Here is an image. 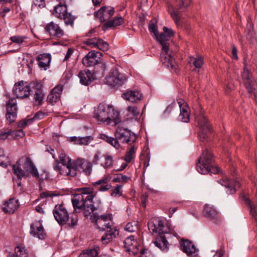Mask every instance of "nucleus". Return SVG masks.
Returning <instances> with one entry per match:
<instances>
[{
  "instance_id": "8fccbe9b",
  "label": "nucleus",
  "mask_w": 257,
  "mask_h": 257,
  "mask_svg": "<svg viewBox=\"0 0 257 257\" xmlns=\"http://www.w3.org/2000/svg\"><path fill=\"white\" fill-rule=\"evenodd\" d=\"M101 157H104L105 158L104 164L103 165L104 168H107L112 165L113 160L112 156L110 155H102Z\"/></svg>"
},
{
  "instance_id": "20e7f679",
  "label": "nucleus",
  "mask_w": 257,
  "mask_h": 257,
  "mask_svg": "<svg viewBox=\"0 0 257 257\" xmlns=\"http://www.w3.org/2000/svg\"><path fill=\"white\" fill-rule=\"evenodd\" d=\"M94 117L99 121L108 123L113 121L118 124L121 121L119 112L113 106L103 103H100L95 110Z\"/></svg>"
},
{
  "instance_id": "423d86ee",
  "label": "nucleus",
  "mask_w": 257,
  "mask_h": 257,
  "mask_svg": "<svg viewBox=\"0 0 257 257\" xmlns=\"http://www.w3.org/2000/svg\"><path fill=\"white\" fill-rule=\"evenodd\" d=\"M190 4L191 0H175L173 5L169 4L168 6V12L176 25L180 24L182 12L185 11Z\"/></svg>"
},
{
  "instance_id": "09e8293b",
  "label": "nucleus",
  "mask_w": 257,
  "mask_h": 257,
  "mask_svg": "<svg viewBox=\"0 0 257 257\" xmlns=\"http://www.w3.org/2000/svg\"><path fill=\"white\" fill-rule=\"evenodd\" d=\"M135 147L134 146H132L125 154L124 157L125 161L126 163L131 162L132 159H133V155L135 154Z\"/></svg>"
},
{
  "instance_id": "6e6d98bb",
  "label": "nucleus",
  "mask_w": 257,
  "mask_h": 257,
  "mask_svg": "<svg viewBox=\"0 0 257 257\" xmlns=\"http://www.w3.org/2000/svg\"><path fill=\"white\" fill-rule=\"evenodd\" d=\"M79 145H87L91 141L93 140V138L91 136H86L84 137H80Z\"/></svg>"
},
{
  "instance_id": "cd10ccee",
  "label": "nucleus",
  "mask_w": 257,
  "mask_h": 257,
  "mask_svg": "<svg viewBox=\"0 0 257 257\" xmlns=\"http://www.w3.org/2000/svg\"><path fill=\"white\" fill-rule=\"evenodd\" d=\"M63 86L62 85H58L53 88L47 97V101L54 105L60 99L61 95Z\"/></svg>"
},
{
  "instance_id": "2eb2a0df",
  "label": "nucleus",
  "mask_w": 257,
  "mask_h": 257,
  "mask_svg": "<svg viewBox=\"0 0 257 257\" xmlns=\"http://www.w3.org/2000/svg\"><path fill=\"white\" fill-rule=\"evenodd\" d=\"M53 214L55 220L60 225L66 224L69 220V213L63 204H56L53 210Z\"/></svg>"
},
{
  "instance_id": "a18cd8bd",
  "label": "nucleus",
  "mask_w": 257,
  "mask_h": 257,
  "mask_svg": "<svg viewBox=\"0 0 257 257\" xmlns=\"http://www.w3.org/2000/svg\"><path fill=\"white\" fill-rule=\"evenodd\" d=\"M10 136L12 137L14 139H19L23 138L25 135V133L23 130H9Z\"/></svg>"
},
{
  "instance_id": "49530a36",
  "label": "nucleus",
  "mask_w": 257,
  "mask_h": 257,
  "mask_svg": "<svg viewBox=\"0 0 257 257\" xmlns=\"http://www.w3.org/2000/svg\"><path fill=\"white\" fill-rule=\"evenodd\" d=\"M130 177L122 175V174H117L116 176L114 177L112 180L113 182H126L129 179Z\"/></svg>"
},
{
  "instance_id": "f3484780",
  "label": "nucleus",
  "mask_w": 257,
  "mask_h": 257,
  "mask_svg": "<svg viewBox=\"0 0 257 257\" xmlns=\"http://www.w3.org/2000/svg\"><path fill=\"white\" fill-rule=\"evenodd\" d=\"M59 160L58 159L55 160L53 163V169L55 171L57 172L59 175H62L59 170L55 169L56 163H58L61 170L67 172H69L71 169L72 161H71V159L69 157H67L65 153H61L59 156Z\"/></svg>"
},
{
  "instance_id": "e433bc0d",
  "label": "nucleus",
  "mask_w": 257,
  "mask_h": 257,
  "mask_svg": "<svg viewBox=\"0 0 257 257\" xmlns=\"http://www.w3.org/2000/svg\"><path fill=\"white\" fill-rule=\"evenodd\" d=\"M97 138L99 139L102 140L117 149H119L120 147L119 142L116 138H114L113 137H109L104 134H98Z\"/></svg>"
},
{
  "instance_id": "3c124183",
  "label": "nucleus",
  "mask_w": 257,
  "mask_h": 257,
  "mask_svg": "<svg viewBox=\"0 0 257 257\" xmlns=\"http://www.w3.org/2000/svg\"><path fill=\"white\" fill-rule=\"evenodd\" d=\"M45 115L46 113L45 112H43L41 111H38L34 114L33 117L30 118V120L33 123L36 120H40L44 118Z\"/></svg>"
},
{
  "instance_id": "4d7b16f0",
  "label": "nucleus",
  "mask_w": 257,
  "mask_h": 257,
  "mask_svg": "<svg viewBox=\"0 0 257 257\" xmlns=\"http://www.w3.org/2000/svg\"><path fill=\"white\" fill-rule=\"evenodd\" d=\"M207 172L206 174L210 173L212 174H218L220 172V168L217 166H215L213 164H211L210 166L207 168Z\"/></svg>"
},
{
  "instance_id": "aec40b11",
  "label": "nucleus",
  "mask_w": 257,
  "mask_h": 257,
  "mask_svg": "<svg viewBox=\"0 0 257 257\" xmlns=\"http://www.w3.org/2000/svg\"><path fill=\"white\" fill-rule=\"evenodd\" d=\"M217 182L223 186L226 189V193L228 194L235 193L237 189L240 187V182L234 179H223L217 180Z\"/></svg>"
},
{
  "instance_id": "c85d7f7f",
  "label": "nucleus",
  "mask_w": 257,
  "mask_h": 257,
  "mask_svg": "<svg viewBox=\"0 0 257 257\" xmlns=\"http://www.w3.org/2000/svg\"><path fill=\"white\" fill-rule=\"evenodd\" d=\"M95 72L91 73V72L87 69L80 71L78 74V77L80 79V83L85 86L89 85L95 78L93 75Z\"/></svg>"
},
{
  "instance_id": "4c0bfd02",
  "label": "nucleus",
  "mask_w": 257,
  "mask_h": 257,
  "mask_svg": "<svg viewBox=\"0 0 257 257\" xmlns=\"http://www.w3.org/2000/svg\"><path fill=\"white\" fill-rule=\"evenodd\" d=\"M14 254L17 257H29L30 255L28 249L22 244H18L15 247Z\"/></svg>"
},
{
  "instance_id": "c756f323",
  "label": "nucleus",
  "mask_w": 257,
  "mask_h": 257,
  "mask_svg": "<svg viewBox=\"0 0 257 257\" xmlns=\"http://www.w3.org/2000/svg\"><path fill=\"white\" fill-rule=\"evenodd\" d=\"M3 210L5 213H13L19 207V200L15 198L9 199L3 204Z\"/></svg>"
},
{
  "instance_id": "393cba45",
  "label": "nucleus",
  "mask_w": 257,
  "mask_h": 257,
  "mask_svg": "<svg viewBox=\"0 0 257 257\" xmlns=\"http://www.w3.org/2000/svg\"><path fill=\"white\" fill-rule=\"evenodd\" d=\"M242 80L244 85L247 89V92L251 95L254 91L253 82L252 80V75L249 70L246 68V65L243 68L242 74Z\"/></svg>"
},
{
  "instance_id": "4468645a",
  "label": "nucleus",
  "mask_w": 257,
  "mask_h": 257,
  "mask_svg": "<svg viewBox=\"0 0 257 257\" xmlns=\"http://www.w3.org/2000/svg\"><path fill=\"white\" fill-rule=\"evenodd\" d=\"M114 135L116 139L121 143L129 145L134 143L137 139L134 133L122 127H118Z\"/></svg>"
},
{
  "instance_id": "bb28decb",
  "label": "nucleus",
  "mask_w": 257,
  "mask_h": 257,
  "mask_svg": "<svg viewBox=\"0 0 257 257\" xmlns=\"http://www.w3.org/2000/svg\"><path fill=\"white\" fill-rule=\"evenodd\" d=\"M180 245L181 250L188 256H193L196 255L197 249L191 241L182 239L180 242Z\"/></svg>"
},
{
  "instance_id": "052dcab7",
  "label": "nucleus",
  "mask_w": 257,
  "mask_h": 257,
  "mask_svg": "<svg viewBox=\"0 0 257 257\" xmlns=\"http://www.w3.org/2000/svg\"><path fill=\"white\" fill-rule=\"evenodd\" d=\"M137 227L135 222H128L125 227V230L130 232L135 231Z\"/></svg>"
},
{
  "instance_id": "338daca9",
  "label": "nucleus",
  "mask_w": 257,
  "mask_h": 257,
  "mask_svg": "<svg viewBox=\"0 0 257 257\" xmlns=\"http://www.w3.org/2000/svg\"><path fill=\"white\" fill-rule=\"evenodd\" d=\"M163 30L164 31V33H165L166 35L170 38L174 35V32L171 29H169L165 26L163 27Z\"/></svg>"
},
{
  "instance_id": "ddd939ff",
  "label": "nucleus",
  "mask_w": 257,
  "mask_h": 257,
  "mask_svg": "<svg viewBox=\"0 0 257 257\" xmlns=\"http://www.w3.org/2000/svg\"><path fill=\"white\" fill-rule=\"evenodd\" d=\"M31 89V82L29 84L27 82L21 81L15 84L13 92L17 98L23 99L30 96Z\"/></svg>"
},
{
  "instance_id": "f8f14e48",
  "label": "nucleus",
  "mask_w": 257,
  "mask_h": 257,
  "mask_svg": "<svg viewBox=\"0 0 257 257\" xmlns=\"http://www.w3.org/2000/svg\"><path fill=\"white\" fill-rule=\"evenodd\" d=\"M126 81L125 76L116 69H111L105 78V83L112 86H120Z\"/></svg>"
},
{
  "instance_id": "37998d69",
  "label": "nucleus",
  "mask_w": 257,
  "mask_h": 257,
  "mask_svg": "<svg viewBox=\"0 0 257 257\" xmlns=\"http://www.w3.org/2000/svg\"><path fill=\"white\" fill-rule=\"evenodd\" d=\"M240 197L244 201L246 206L249 208L250 210V213L252 215L254 219L257 221V213L254 209V206L252 204L250 200L246 197L245 195L242 194L240 195Z\"/></svg>"
},
{
  "instance_id": "a211bd4d",
  "label": "nucleus",
  "mask_w": 257,
  "mask_h": 257,
  "mask_svg": "<svg viewBox=\"0 0 257 257\" xmlns=\"http://www.w3.org/2000/svg\"><path fill=\"white\" fill-rule=\"evenodd\" d=\"M102 54L94 50L89 51L82 59V62L85 67L94 66L99 62Z\"/></svg>"
},
{
  "instance_id": "7ed1b4c3",
  "label": "nucleus",
  "mask_w": 257,
  "mask_h": 257,
  "mask_svg": "<svg viewBox=\"0 0 257 257\" xmlns=\"http://www.w3.org/2000/svg\"><path fill=\"white\" fill-rule=\"evenodd\" d=\"M13 173L17 176L18 186L21 185L23 178H27L31 174L33 177L39 179L38 170L33 162L31 158L28 156L20 158L12 166Z\"/></svg>"
},
{
  "instance_id": "f03ea898",
  "label": "nucleus",
  "mask_w": 257,
  "mask_h": 257,
  "mask_svg": "<svg viewBox=\"0 0 257 257\" xmlns=\"http://www.w3.org/2000/svg\"><path fill=\"white\" fill-rule=\"evenodd\" d=\"M79 192L75 194L71 199L74 210L76 212H85L86 215L89 214V210H101L102 203L100 199L95 198L97 192L92 187L79 188L77 189Z\"/></svg>"
},
{
  "instance_id": "e2e57ef3",
  "label": "nucleus",
  "mask_w": 257,
  "mask_h": 257,
  "mask_svg": "<svg viewBox=\"0 0 257 257\" xmlns=\"http://www.w3.org/2000/svg\"><path fill=\"white\" fill-rule=\"evenodd\" d=\"M10 11L11 9L10 8L7 7H2L0 9V16L3 18H4L6 17L7 14L10 12Z\"/></svg>"
},
{
  "instance_id": "b1692460",
  "label": "nucleus",
  "mask_w": 257,
  "mask_h": 257,
  "mask_svg": "<svg viewBox=\"0 0 257 257\" xmlns=\"http://www.w3.org/2000/svg\"><path fill=\"white\" fill-rule=\"evenodd\" d=\"M45 30L50 36L56 38H60L64 35V31L53 22L48 23L45 27Z\"/></svg>"
},
{
  "instance_id": "473e14b6",
  "label": "nucleus",
  "mask_w": 257,
  "mask_h": 257,
  "mask_svg": "<svg viewBox=\"0 0 257 257\" xmlns=\"http://www.w3.org/2000/svg\"><path fill=\"white\" fill-rule=\"evenodd\" d=\"M122 96L124 99L132 102H137L143 98L142 94L137 90H127L122 93Z\"/></svg>"
},
{
  "instance_id": "7c9ffc66",
  "label": "nucleus",
  "mask_w": 257,
  "mask_h": 257,
  "mask_svg": "<svg viewBox=\"0 0 257 257\" xmlns=\"http://www.w3.org/2000/svg\"><path fill=\"white\" fill-rule=\"evenodd\" d=\"M153 242L156 246L164 252L169 250V244L164 234H158Z\"/></svg>"
},
{
  "instance_id": "39448f33",
  "label": "nucleus",
  "mask_w": 257,
  "mask_h": 257,
  "mask_svg": "<svg viewBox=\"0 0 257 257\" xmlns=\"http://www.w3.org/2000/svg\"><path fill=\"white\" fill-rule=\"evenodd\" d=\"M58 163H56L55 169L59 170L62 176L75 177L78 172L83 173L86 176H89L92 172V163L83 158H78L72 161V166L69 172L64 171L60 169Z\"/></svg>"
},
{
  "instance_id": "0e129e2a",
  "label": "nucleus",
  "mask_w": 257,
  "mask_h": 257,
  "mask_svg": "<svg viewBox=\"0 0 257 257\" xmlns=\"http://www.w3.org/2000/svg\"><path fill=\"white\" fill-rule=\"evenodd\" d=\"M175 105V102L174 101L171 104L168 105L165 110L164 111V114L166 115H169L172 110H173L174 106Z\"/></svg>"
},
{
  "instance_id": "603ef678",
  "label": "nucleus",
  "mask_w": 257,
  "mask_h": 257,
  "mask_svg": "<svg viewBox=\"0 0 257 257\" xmlns=\"http://www.w3.org/2000/svg\"><path fill=\"white\" fill-rule=\"evenodd\" d=\"M122 185H117L113 189L111 190L110 195L112 196H120L122 194V191L121 190Z\"/></svg>"
},
{
  "instance_id": "c9c22d12",
  "label": "nucleus",
  "mask_w": 257,
  "mask_h": 257,
  "mask_svg": "<svg viewBox=\"0 0 257 257\" xmlns=\"http://www.w3.org/2000/svg\"><path fill=\"white\" fill-rule=\"evenodd\" d=\"M123 21L124 19L121 17L113 19L112 20L108 21L103 24L102 26V30L105 31L108 28L120 26L123 23Z\"/></svg>"
},
{
  "instance_id": "ea45409f",
  "label": "nucleus",
  "mask_w": 257,
  "mask_h": 257,
  "mask_svg": "<svg viewBox=\"0 0 257 257\" xmlns=\"http://www.w3.org/2000/svg\"><path fill=\"white\" fill-rule=\"evenodd\" d=\"M245 32L246 33V38L250 43H253L256 41L255 32L253 30V26L251 22L247 24Z\"/></svg>"
},
{
  "instance_id": "a878e982",
  "label": "nucleus",
  "mask_w": 257,
  "mask_h": 257,
  "mask_svg": "<svg viewBox=\"0 0 257 257\" xmlns=\"http://www.w3.org/2000/svg\"><path fill=\"white\" fill-rule=\"evenodd\" d=\"M30 233L34 237H37L40 239H44L46 236L44 228L39 221H36L35 223L31 224Z\"/></svg>"
},
{
  "instance_id": "bf43d9fd",
  "label": "nucleus",
  "mask_w": 257,
  "mask_h": 257,
  "mask_svg": "<svg viewBox=\"0 0 257 257\" xmlns=\"http://www.w3.org/2000/svg\"><path fill=\"white\" fill-rule=\"evenodd\" d=\"M32 123L30 120V118H26L19 121L18 122V126L21 128H25L28 124H30Z\"/></svg>"
},
{
  "instance_id": "58836bf2",
  "label": "nucleus",
  "mask_w": 257,
  "mask_h": 257,
  "mask_svg": "<svg viewBox=\"0 0 257 257\" xmlns=\"http://www.w3.org/2000/svg\"><path fill=\"white\" fill-rule=\"evenodd\" d=\"M99 247L95 245L93 248L83 250L78 257H97Z\"/></svg>"
},
{
  "instance_id": "9d476101",
  "label": "nucleus",
  "mask_w": 257,
  "mask_h": 257,
  "mask_svg": "<svg viewBox=\"0 0 257 257\" xmlns=\"http://www.w3.org/2000/svg\"><path fill=\"white\" fill-rule=\"evenodd\" d=\"M214 156L212 151L206 148L202 151L201 155L198 159V162L196 164V169L199 173L202 174H206L207 168L214 162Z\"/></svg>"
},
{
  "instance_id": "6e6552de",
  "label": "nucleus",
  "mask_w": 257,
  "mask_h": 257,
  "mask_svg": "<svg viewBox=\"0 0 257 257\" xmlns=\"http://www.w3.org/2000/svg\"><path fill=\"white\" fill-rule=\"evenodd\" d=\"M95 32V29H92L86 33V37H89V38L83 41V43L91 48H97L103 52L108 50L109 44L108 43L96 37Z\"/></svg>"
},
{
  "instance_id": "a19ab883",
  "label": "nucleus",
  "mask_w": 257,
  "mask_h": 257,
  "mask_svg": "<svg viewBox=\"0 0 257 257\" xmlns=\"http://www.w3.org/2000/svg\"><path fill=\"white\" fill-rule=\"evenodd\" d=\"M188 62L190 66H193L195 68L200 69L204 64V60L203 58L201 56H198L197 57L190 56Z\"/></svg>"
},
{
  "instance_id": "412c9836",
  "label": "nucleus",
  "mask_w": 257,
  "mask_h": 257,
  "mask_svg": "<svg viewBox=\"0 0 257 257\" xmlns=\"http://www.w3.org/2000/svg\"><path fill=\"white\" fill-rule=\"evenodd\" d=\"M148 227L150 230L158 234H164L169 231L168 225L163 220H155V222L149 223Z\"/></svg>"
},
{
  "instance_id": "1a4fd4ad",
  "label": "nucleus",
  "mask_w": 257,
  "mask_h": 257,
  "mask_svg": "<svg viewBox=\"0 0 257 257\" xmlns=\"http://www.w3.org/2000/svg\"><path fill=\"white\" fill-rule=\"evenodd\" d=\"M59 4L54 9L53 15L57 18L63 19L66 25L73 26L75 19L70 13L67 12V7L64 0H60Z\"/></svg>"
},
{
  "instance_id": "79ce46f5",
  "label": "nucleus",
  "mask_w": 257,
  "mask_h": 257,
  "mask_svg": "<svg viewBox=\"0 0 257 257\" xmlns=\"http://www.w3.org/2000/svg\"><path fill=\"white\" fill-rule=\"evenodd\" d=\"M123 243L124 247L128 251L133 249L134 247L137 246V241L135 239V236L133 235H131L126 238L124 239Z\"/></svg>"
},
{
  "instance_id": "c03bdc74",
  "label": "nucleus",
  "mask_w": 257,
  "mask_h": 257,
  "mask_svg": "<svg viewBox=\"0 0 257 257\" xmlns=\"http://www.w3.org/2000/svg\"><path fill=\"white\" fill-rule=\"evenodd\" d=\"M10 163L9 157L4 154V150L0 149V166L7 168L10 165Z\"/></svg>"
},
{
  "instance_id": "864d4df0",
  "label": "nucleus",
  "mask_w": 257,
  "mask_h": 257,
  "mask_svg": "<svg viewBox=\"0 0 257 257\" xmlns=\"http://www.w3.org/2000/svg\"><path fill=\"white\" fill-rule=\"evenodd\" d=\"M127 111L134 116L137 118L140 114L139 108L135 106H130L127 107Z\"/></svg>"
},
{
  "instance_id": "0eeeda50",
  "label": "nucleus",
  "mask_w": 257,
  "mask_h": 257,
  "mask_svg": "<svg viewBox=\"0 0 257 257\" xmlns=\"http://www.w3.org/2000/svg\"><path fill=\"white\" fill-rule=\"evenodd\" d=\"M195 119L197 122L198 126L199 127L198 133L199 140L202 142H207L208 140V135L212 131L208 119L202 112H200L195 116Z\"/></svg>"
},
{
  "instance_id": "69168bd1",
  "label": "nucleus",
  "mask_w": 257,
  "mask_h": 257,
  "mask_svg": "<svg viewBox=\"0 0 257 257\" xmlns=\"http://www.w3.org/2000/svg\"><path fill=\"white\" fill-rule=\"evenodd\" d=\"M231 58L234 60H238L237 49L234 45H232Z\"/></svg>"
},
{
  "instance_id": "f704fd0d",
  "label": "nucleus",
  "mask_w": 257,
  "mask_h": 257,
  "mask_svg": "<svg viewBox=\"0 0 257 257\" xmlns=\"http://www.w3.org/2000/svg\"><path fill=\"white\" fill-rule=\"evenodd\" d=\"M109 179L107 177H104L102 179L92 183L93 186L95 187L97 185H100V187L96 188L97 190L100 192H104L109 190L112 186L108 184Z\"/></svg>"
},
{
  "instance_id": "13d9d810",
  "label": "nucleus",
  "mask_w": 257,
  "mask_h": 257,
  "mask_svg": "<svg viewBox=\"0 0 257 257\" xmlns=\"http://www.w3.org/2000/svg\"><path fill=\"white\" fill-rule=\"evenodd\" d=\"M25 39V37H22L20 36H14L10 38V40L12 41V42L17 44L22 43L24 42Z\"/></svg>"
},
{
  "instance_id": "f257e3e1",
  "label": "nucleus",
  "mask_w": 257,
  "mask_h": 257,
  "mask_svg": "<svg viewBox=\"0 0 257 257\" xmlns=\"http://www.w3.org/2000/svg\"><path fill=\"white\" fill-rule=\"evenodd\" d=\"M101 210H89V214L86 215L85 212H83L84 216L86 218L90 217V220L100 231H106L105 233L102 236L101 240L103 244H108L116 237L119 234V229L117 226H113L112 222L113 215L112 213H107L99 215V212Z\"/></svg>"
},
{
  "instance_id": "4be33fe9",
  "label": "nucleus",
  "mask_w": 257,
  "mask_h": 257,
  "mask_svg": "<svg viewBox=\"0 0 257 257\" xmlns=\"http://www.w3.org/2000/svg\"><path fill=\"white\" fill-rule=\"evenodd\" d=\"M180 107V114L178 119L182 122L187 123L190 121V111L188 104L182 98L177 99Z\"/></svg>"
},
{
  "instance_id": "72a5a7b5",
  "label": "nucleus",
  "mask_w": 257,
  "mask_h": 257,
  "mask_svg": "<svg viewBox=\"0 0 257 257\" xmlns=\"http://www.w3.org/2000/svg\"><path fill=\"white\" fill-rule=\"evenodd\" d=\"M36 59L38 62L39 66L46 70L50 66L51 55L49 53L41 54L37 57Z\"/></svg>"
},
{
  "instance_id": "680f3d73",
  "label": "nucleus",
  "mask_w": 257,
  "mask_h": 257,
  "mask_svg": "<svg viewBox=\"0 0 257 257\" xmlns=\"http://www.w3.org/2000/svg\"><path fill=\"white\" fill-rule=\"evenodd\" d=\"M58 195H59L58 194H56L54 192H52L51 191H45V192H42L40 194V196L41 198H47L48 197H52L54 196H57Z\"/></svg>"
},
{
  "instance_id": "9b49d317",
  "label": "nucleus",
  "mask_w": 257,
  "mask_h": 257,
  "mask_svg": "<svg viewBox=\"0 0 257 257\" xmlns=\"http://www.w3.org/2000/svg\"><path fill=\"white\" fill-rule=\"evenodd\" d=\"M162 46V51L160 53V58L165 66L168 68L170 70L176 72L178 69V65L175 60L173 58L169 53V43L166 42L161 43Z\"/></svg>"
},
{
  "instance_id": "6ab92c4d",
  "label": "nucleus",
  "mask_w": 257,
  "mask_h": 257,
  "mask_svg": "<svg viewBox=\"0 0 257 257\" xmlns=\"http://www.w3.org/2000/svg\"><path fill=\"white\" fill-rule=\"evenodd\" d=\"M6 118L10 123L14 122L17 115V105L16 100L14 98H10L6 103Z\"/></svg>"
},
{
  "instance_id": "2f4dec72",
  "label": "nucleus",
  "mask_w": 257,
  "mask_h": 257,
  "mask_svg": "<svg viewBox=\"0 0 257 257\" xmlns=\"http://www.w3.org/2000/svg\"><path fill=\"white\" fill-rule=\"evenodd\" d=\"M202 213L204 217L214 221L218 218V213L216 210L208 204L205 205Z\"/></svg>"
},
{
  "instance_id": "774afa93",
  "label": "nucleus",
  "mask_w": 257,
  "mask_h": 257,
  "mask_svg": "<svg viewBox=\"0 0 257 257\" xmlns=\"http://www.w3.org/2000/svg\"><path fill=\"white\" fill-rule=\"evenodd\" d=\"M74 217L73 216H71L70 217V222L68 223V224L70 226H74L76 225L78 222V218L76 215H74Z\"/></svg>"
},
{
  "instance_id": "de8ad7c7",
  "label": "nucleus",
  "mask_w": 257,
  "mask_h": 257,
  "mask_svg": "<svg viewBox=\"0 0 257 257\" xmlns=\"http://www.w3.org/2000/svg\"><path fill=\"white\" fill-rule=\"evenodd\" d=\"M148 28L150 33L153 34V36L154 38L157 37V34H158L159 32L158 31V27L156 24L153 22H150L149 24Z\"/></svg>"
},
{
  "instance_id": "dca6fc26",
  "label": "nucleus",
  "mask_w": 257,
  "mask_h": 257,
  "mask_svg": "<svg viewBox=\"0 0 257 257\" xmlns=\"http://www.w3.org/2000/svg\"><path fill=\"white\" fill-rule=\"evenodd\" d=\"M32 89L31 94L34 95V102L35 105H41L44 101V93L43 91V85L37 81L31 82Z\"/></svg>"
},
{
  "instance_id": "5701e85b",
  "label": "nucleus",
  "mask_w": 257,
  "mask_h": 257,
  "mask_svg": "<svg viewBox=\"0 0 257 257\" xmlns=\"http://www.w3.org/2000/svg\"><path fill=\"white\" fill-rule=\"evenodd\" d=\"M114 9L106 6L102 7L97 12L94 13V16L101 22L108 20L114 15Z\"/></svg>"
},
{
  "instance_id": "5fc2aeb1",
  "label": "nucleus",
  "mask_w": 257,
  "mask_h": 257,
  "mask_svg": "<svg viewBox=\"0 0 257 257\" xmlns=\"http://www.w3.org/2000/svg\"><path fill=\"white\" fill-rule=\"evenodd\" d=\"M155 38L157 41L159 42L160 43L166 42L170 39L166 35L164 31L160 34H157V37H155Z\"/></svg>"
}]
</instances>
